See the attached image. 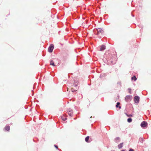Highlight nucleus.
<instances>
[{"mask_svg": "<svg viewBox=\"0 0 151 151\" xmlns=\"http://www.w3.org/2000/svg\"><path fill=\"white\" fill-rule=\"evenodd\" d=\"M96 30L97 31L98 35H102L104 32L103 30L101 28H98L96 29Z\"/></svg>", "mask_w": 151, "mask_h": 151, "instance_id": "obj_1", "label": "nucleus"}, {"mask_svg": "<svg viewBox=\"0 0 151 151\" xmlns=\"http://www.w3.org/2000/svg\"><path fill=\"white\" fill-rule=\"evenodd\" d=\"M54 48V45L51 44L48 48V51L50 52H52Z\"/></svg>", "mask_w": 151, "mask_h": 151, "instance_id": "obj_2", "label": "nucleus"}, {"mask_svg": "<svg viewBox=\"0 0 151 151\" xmlns=\"http://www.w3.org/2000/svg\"><path fill=\"white\" fill-rule=\"evenodd\" d=\"M139 97L138 96H136L134 98V101L137 103L139 102Z\"/></svg>", "mask_w": 151, "mask_h": 151, "instance_id": "obj_3", "label": "nucleus"}, {"mask_svg": "<svg viewBox=\"0 0 151 151\" xmlns=\"http://www.w3.org/2000/svg\"><path fill=\"white\" fill-rule=\"evenodd\" d=\"M132 99V96L128 95L125 98V100L126 101H130Z\"/></svg>", "mask_w": 151, "mask_h": 151, "instance_id": "obj_4", "label": "nucleus"}, {"mask_svg": "<svg viewBox=\"0 0 151 151\" xmlns=\"http://www.w3.org/2000/svg\"><path fill=\"white\" fill-rule=\"evenodd\" d=\"M147 125V122L143 121L142 122L141 124V126L142 127H146Z\"/></svg>", "mask_w": 151, "mask_h": 151, "instance_id": "obj_5", "label": "nucleus"}, {"mask_svg": "<svg viewBox=\"0 0 151 151\" xmlns=\"http://www.w3.org/2000/svg\"><path fill=\"white\" fill-rule=\"evenodd\" d=\"M69 115L70 116H72L73 115V112L71 109H69L68 111Z\"/></svg>", "mask_w": 151, "mask_h": 151, "instance_id": "obj_6", "label": "nucleus"}, {"mask_svg": "<svg viewBox=\"0 0 151 151\" xmlns=\"http://www.w3.org/2000/svg\"><path fill=\"white\" fill-rule=\"evenodd\" d=\"M106 48L105 46L104 45H102L100 49V50L101 51H102L104 50Z\"/></svg>", "mask_w": 151, "mask_h": 151, "instance_id": "obj_7", "label": "nucleus"}, {"mask_svg": "<svg viewBox=\"0 0 151 151\" xmlns=\"http://www.w3.org/2000/svg\"><path fill=\"white\" fill-rule=\"evenodd\" d=\"M6 131H9L10 129V127L9 126H6L4 128Z\"/></svg>", "mask_w": 151, "mask_h": 151, "instance_id": "obj_8", "label": "nucleus"}, {"mask_svg": "<svg viewBox=\"0 0 151 151\" xmlns=\"http://www.w3.org/2000/svg\"><path fill=\"white\" fill-rule=\"evenodd\" d=\"M89 139V136H87L86 137L85 139V141L87 142H89L88 141Z\"/></svg>", "mask_w": 151, "mask_h": 151, "instance_id": "obj_9", "label": "nucleus"}, {"mask_svg": "<svg viewBox=\"0 0 151 151\" xmlns=\"http://www.w3.org/2000/svg\"><path fill=\"white\" fill-rule=\"evenodd\" d=\"M123 143H121L120 144L118 145V147L119 148H122L123 147Z\"/></svg>", "mask_w": 151, "mask_h": 151, "instance_id": "obj_10", "label": "nucleus"}, {"mask_svg": "<svg viewBox=\"0 0 151 151\" xmlns=\"http://www.w3.org/2000/svg\"><path fill=\"white\" fill-rule=\"evenodd\" d=\"M50 65H52L53 66H55V65L54 64V62L52 60H51L50 62Z\"/></svg>", "mask_w": 151, "mask_h": 151, "instance_id": "obj_11", "label": "nucleus"}, {"mask_svg": "<svg viewBox=\"0 0 151 151\" xmlns=\"http://www.w3.org/2000/svg\"><path fill=\"white\" fill-rule=\"evenodd\" d=\"M61 119L63 121H65L67 119V118L65 117L64 116H62L61 117Z\"/></svg>", "mask_w": 151, "mask_h": 151, "instance_id": "obj_12", "label": "nucleus"}, {"mask_svg": "<svg viewBox=\"0 0 151 151\" xmlns=\"http://www.w3.org/2000/svg\"><path fill=\"white\" fill-rule=\"evenodd\" d=\"M131 79L132 80H134V81H135L137 80V78H136L135 76H134L133 77L131 78Z\"/></svg>", "mask_w": 151, "mask_h": 151, "instance_id": "obj_13", "label": "nucleus"}, {"mask_svg": "<svg viewBox=\"0 0 151 151\" xmlns=\"http://www.w3.org/2000/svg\"><path fill=\"white\" fill-rule=\"evenodd\" d=\"M132 119L131 118H129L127 119V122H132Z\"/></svg>", "mask_w": 151, "mask_h": 151, "instance_id": "obj_14", "label": "nucleus"}, {"mask_svg": "<svg viewBox=\"0 0 151 151\" xmlns=\"http://www.w3.org/2000/svg\"><path fill=\"white\" fill-rule=\"evenodd\" d=\"M125 114L128 117H132V114L128 115L126 113H125Z\"/></svg>", "mask_w": 151, "mask_h": 151, "instance_id": "obj_15", "label": "nucleus"}, {"mask_svg": "<svg viewBox=\"0 0 151 151\" xmlns=\"http://www.w3.org/2000/svg\"><path fill=\"white\" fill-rule=\"evenodd\" d=\"M128 91L129 92L130 94H131V89H130V88H128Z\"/></svg>", "mask_w": 151, "mask_h": 151, "instance_id": "obj_16", "label": "nucleus"}, {"mask_svg": "<svg viewBox=\"0 0 151 151\" xmlns=\"http://www.w3.org/2000/svg\"><path fill=\"white\" fill-rule=\"evenodd\" d=\"M71 90H72V91L73 92L76 91H76L77 90V89H76V90L75 89L73 88H72Z\"/></svg>", "mask_w": 151, "mask_h": 151, "instance_id": "obj_17", "label": "nucleus"}, {"mask_svg": "<svg viewBox=\"0 0 151 151\" xmlns=\"http://www.w3.org/2000/svg\"><path fill=\"white\" fill-rule=\"evenodd\" d=\"M120 104V103L119 102H117L116 104V107L117 108L118 107V105Z\"/></svg>", "mask_w": 151, "mask_h": 151, "instance_id": "obj_18", "label": "nucleus"}, {"mask_svg": "<svg viewBox=\"0 0 151 151\" xmlns=\"http://www.w3.org/2000/svg\"><path fill=\"white\" fill-rule=\"evenodd\" d=\"M54 146L57 149H58V146L55 145H54Z\"/></svg>", "mask_w": 151, "mask_h": 151, "instance_id": "obj_19", "label": "nucleus"}, {"mask_svg": "<svg viewBox=\"0 0 151 151\" xmlns=\"http://www.w3.org/2000/svg\"><path fill=\"white\" fill-rule=\"evenodd\" d=\"M129 151H134L133 149H130Z\"/></svg>", "mask_w": 151, "mask_h": 151, "instance_id": "obj_20", "label": "nucleus"}, {"mask_svg": "<svg viewBox=\"0 0 151 151\" xmlns=\"http://www.w3.org/2000/svg\"><path fill=\"white\" fill-rule=\"evenodd\" d=\"M119 109H120L121 108V106H119Z\"/></svg>", "mask_w": 151, "mask_h": 151, "instance_id": "obj_21", "label": "nucleus"}, {"mask_svg": "<svg viewBox=\"0 0 151 151\" xmlns=\"http://www.w3.org/2000/svg\"><path fill=\"white\" fill-rule=\"evenodd\" d=\"M76 86H74V87H76Z\"/></svg>", "mask_w": 151, "mask_h": 151, "instance_id": "obj_22", "label": "nucleus"}, {"mask_svg": "<svg viewBox=\"0 0 151 151\" xmlns=\"http://www.w3.org/2000/svg\"><path fill=\"white\" fill-rule=\"evenodd\" d=\"M122 151H125V150H122Z\"/></svg>", "mask_w": 151, "mask_h": 151, "instance_id": "obj_23", "label": "nucleus"}]
</instances>
